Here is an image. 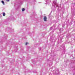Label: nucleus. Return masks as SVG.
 Here are the masks:
<instances>
[{
  "label": "nucleus",
  "instance_id": "nucleus-1",
  "mask_svg": "<svg viewBox=\"0 0 75 75\" xmlns=\"http://www.w3.org/2000/svg\"><path fill=\"white\" fill-rule=\"evenodd\" d=\"M43 20L44 21H47V17L45 16H44L43 18Z\"/></svg>",
  "mask_w": 75,
  "mask_h": 75
},
{
  "label": "nucleus",
  "instance_id": "nucleus-2",
  "mask_svg": "<svg viewBox=\"0 0 75 75\" xmlns=\"http://www.w3.org/2000/svg\"><path fill=\"white\" fill-rule=\"evenodd\" d=\"M1 2L2 3V4L4 5V1H1Z\"/></svg>",
  "mask_w": 75,
  "mask_h": 75
},
{
  "label": "nucleus",
  "instance_id": "nucleus-3",
  "mask_svg": "<svg viewBox=\"0 0 75 75\" xmlns=\"http://www.w3.org/2000/svg\"><path fill=\"white\" fill-rule=\"evenodd\" d=\"M25 10V9L24 8H23L22 9V11H24Z\"/></svg>",
  "mask_w": 75,
  "mask_h": 75
},
{
  "label": "nucleus",
  "instance_id": "nucleus-4",
  "mask_svg": "<svg viewBox=\"0 0 75 75\" xmlns=\"http://www.w3.org/2000/svg\"><path fill=\"white\" fill-rule=\"evenodd\" d=\"M5 13L4 12L3 13V16H5Z\"/></svg>",
  "mask_w": 75,
  "mask_h": 75
},
{
  "label": "nucleus",
  "instance_id": "nucleus-5",
  "mask_svg": "<svg viewBox=\"0 0 75 75\" xmlns=\"http://www.w3.org/2000/svg\"><path fill=\"white\" fill-rule=\"evenodd\" d=\"M28 42H26V44H25V45H27V44H28Z\"/></svg>",
  "mask_w": 75,
  "mask_h": 75
},
{
  "label": "nucleus",
  "instance_id": "nucleus-6",
  "mask_svg": "<svg viewBox=\"0 0 75 75\" xmlns=\"http://www.w3.org/2000/svg\"><path fill=\"white\" fill-rule=\"evenodd\" d=\"M6 0V1H9L10 0Z\"/></svg>",
  "mask_w": 75,
  "mask_h": 75
}]
</instances>
